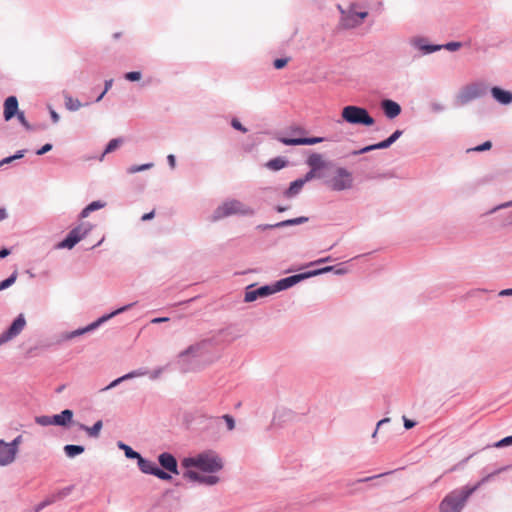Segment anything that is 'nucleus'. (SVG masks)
Returning <instances> with one entry per match:
<instances>
[{"mask_svg":"<svg viewBox=\"0 0 512 512\" xmlns=\"http://www.w3.org/2000/svg\"><path fill=\"white\" fill-rule=\"evenodd\" d=\"M136 461L138 469L143 474L154 476L161 481H171L173 475L180 474L177 458L168 451L158 454L157 463L142 455Z\"/></svg>","mask_w":512,"mask_h":512,"instance_id":"nucleus-1","label":"nucleus"},{"mask_svg":"<svg viewBox=\"0 0 512 512\" xmlns=\"http://www.w3.org/2000/svg\"><path fill=\"white\" fill-rule=\"evenodd\" d=\"M181 466L185 470L197 469L200 472L214 474L224 467L223 459L214 450H205L194 456L184 457Z\"/></svg>","mask_w":512,"mask_h":512,"instance_id":"nucleus-2","label":"nucleus"},{"mask_svg":"<svg viewBox=\"0 0 512 512\" xmlns=\"http://www.w3.org/2000/svg\"><path fill=\"white\" fill-rule=\"evenodd\" d=\"M255 210L242 203L237 199L227 200L219 205L212 213L211 220L213 222L219 221L223 218L239 215V216H254Z\"/></svg>","mask_w":512,"mask_h":512,"instance_id":"nucleus-3","label":"nucleus"},{"mask_svg":"<svg viewBox=\"0 0 512 512\" xmlns=\"http://www.w3.org/2000/svg\"><path fill=\"white\" fill-rule=\"evenodd\" d=\"M338 123L346 122L351 125L371 127L375 124V119L369 111L362 106L347 105L341 111V120Z\"/></svg>","mask_w":512,"mask_h":512,"instance_id":"nucleus-4","label":"nucleus"},{"mask_svg":"<svg viewBox=\"0 0 512 512\" xmlns=\"http://www.w3.org/2000/svg\"><path fill=\"white\" fill-rule=\"evenodd\" d=\"M471 496L464 486L454 489L439 503V512H461Z\"/></svg>","mask_w":512,"mask_h":512,"instance_id":"nucleus-5","label":"nucleus"},{"mask_svg":"<svg viewBox=\"0 0 512 512\" xmlns=\"http://www.w3.org/2000/svg\"><path fill=\"white\" fill-rule=\"evenodd\" d=\"M93 227L90 222H81L73 227L61 241L56 243L55 249H73L92 231Z\"/></svg>","mask_w":512,"mask_h":512,"instance_id":"nucleus-6","label":"nucleus"},{"mask_svg":"<svg viewBox=\"0 0 512 512\" xmlns=\"http://www.w3.org/2000/svg\"><path fill=\"white\" fill-rule=\"evenodd\" d=\"M198 431L205 440L216 441L221 435V418L213 416H200L197 418Z\"/></svg>","mask_w":512,"mask_h":512,"instance_id":"nucleus-7","label":"nucleus"},{"mask_svg":"<svg viewBox=\"0 0 512 512\" xmlns=\"http://www.w3.org/2000/svg\"><path fill=\"white\" fill-rule=\"evenodd\" d=\"M353 175L345 167H336L331 178L324 181V184L332 191L340 192L350 190L353 187Z\"/></svg>","mask_w":512,"mask_h":512,"instance_id":"nucleus-8","label":"nucleus"},{"mask_svg":"<svg viewBox=\"0 0 512 512\" xmlns=\"http://www.w3.org/2000/svg\"><path fill=\"white\" fill-rule=\"evenodd\" d=\"M487 87L481 82H475L464 86L456 97L459 105L463 106L468 104L474 99H478L486 95Z\"/></svg>","mask_w":512,"mask_h":512,"instance_id":"nucleus-9","label":"nucleus"},{"mask_svg":"<svg viewBox=\"0 0 512 512\" xmlns=\"http://www.w3.org/2000/svg\"><path fill=\"white\" fill-rule=\"evenodd\" d=\"M276 293L273 283L258 286L256 283L245 288L244 302L251 303L258 299L269 297Z\"/></svg>","mask_w":512,"mask_h":512,"instance_id":"nucleus-10","label":"nucleus"},{"mask_svg":"<svg viewBox=\"0 0 512 512\" xmlns=\"http://www.w3.org/2000/svg\"><path fill=\"white\" fill-rule=\"evenodd\" d=\"M403 132L404 131L401 130V129H396L386 139H384L382 141H378L377 143H374V144L366 145V146H364V147H362L360 149L353 150L351 152V155L352 156H358V155H362V154H365V153H369V152L374 151V150L387 149L390 146H392L403 135Z\"/></svg>","mask_w":512,"mask_h":512,"instance_id":"nucleus-11","label":"nucleus"},{"mask_svg":"<svg viewBox=\"0 0 512 512\" xmlns=\"http://www.w3.org/2000/svg\"><path fill=\"white\" fill-rule=\"evenodd\" d=\"M136 305V302H132V303H128V304H125L109 313H105L103 314L102 316L98 317L96 320H94L93 322L89 323L88 325L82 327V329H84V335L87 334V333H90V332H93L95 331L96 329H98L101 325H103L104 323H106L107 321H109L110 319L114 318L115 316L121 314V313H124L126 311H128L129 309H131L133 306Z\"/></svg>","mask_w":512,"mask_h":512,"instance_id":"nucleus-12","label":"nucleus"},{"mask_svg":"<svg viewBox=\"0 0 512 512\" xmlns=\"http://www.w3.org/2000/svg\"><path fill=\"white\" fill-rule=\"evenodd\" d=\"M26 326V318L23 313L17 315L11 324L0 334V346L19 335Z\"/></svg>","mask_w":512,"mask_h":512,"instance_id":"nucleus-13","label":"nucleus"},{"mask_svg":"<svg viewBox=\"0 0 512 512\" xmlns=\"http://www.w3.org/2000/svg\"><path fill=\"white\" fill-rule=\"evenodd\" d=\"M309 278H312V277L310 274V270H307L304 272L292 274L287 277L281 278V279L273 282V285L276 290V293H278V292L287 290V289L295 286L296 284H298L306 279H309Z\"/></svg>","mask_w":512,"mask_h":512,"instance_id":"nucleus-14","label":"nucleus"},{"mask_svg":"<svg viewBox=\"0 0 512 512\" xmlns=\"http://www.w3.org/2000/svg\"><path fill=\"white\" fill-rule=\"evenodd\" d=\"M275 139L286 146H311L327 140L326 137L320 136L288 137L279 135L276 136Z\"/></svg>","mask_w":512,"mask_h":512,"instance_id":"nucleus-15","label":"nucleus"},{"mask_svg":"<svg viewBox=\"0 0 512 512\" xmlns=\"http://www.w3.org/2000/svg\"><path fill=\"white\" fill-rule=\"evenodd\" d=\"M309 221V218L306 216H299L296 218H290L286 220H282L280 222L274 224H258L255 229L258 231H266L272 229H280L285 227L297 226L304 224Z\"/></svg>","mask_w":512,"mask_h":512,"instance_id":"nucleus-16","label":"nucleus"},{"mask_svg":"<svg viewBox=\"0 0 512 512\" xmlns=\"http://www.w3.org/2000/svg\"><path fill=\"white\" fill-rule=\"evenodd\" d=\"M183 478L206 486H213L219 482V477L213 474L202 475L195 470H184Z\"/></svg>","mask_w":512,"mask_h":512,"instance_id":"nucleus-17","label":"nucleus"},{"mask_svg":"<svg viewBox=\"0 0 512 512\" xmlns=\"http://www.w3.org/2000/svg\"><path fill=\"white\" fill-rule=\"evenodd\" d=\"M410 45L419 50L421 55H429L439 51V44L430 43L424 36H416L410 39Z\"/></svg>","mask_w":512,"mask_h":512,"instance_id":"nucleus-18","label":"nucleus"},{"mask_svg":"<svg viewBox=\"0 0 512 512\" xmlns=\"http://www.w3.org/2000/svg\"><path fill=\"white\" fill-rule=\"evenodd\" d=\"M380 108L383 111L385 117L389 120L397 118L402 112L401 105L398 102L389 98L381 100Z\"/></svg>","mask_w":512,"mask_h":512,"instance_id":"nucleus-19","label":"nucleus"},{"mask_svg":"<svg viewBox=\"0 0 512 512\" xmlns=\"http://www.w3.org/2000/svg\"><path fill=\"white\" fill-rule=\"evenodd\" d=\"M510 469H512V464H508V465L499 467V468L495 469L493 472H491V473L485 475L484 477H482L475 484H473V485L467 484L464 487L467 489V491H469V493L471 495H473L482 485H484V484L488 483L489 481H491L496 475H499L500 473L508 471Z\"/></svg>","mask_w":512,"mask_h":512,"instance_id":"nucleus-20","label":"nucleus"},{"mask_svg":"<svg viewBox=\"0 0 512 512\" xmlns=\"http://www.w3.org/2000/svg\"><path fill=\"white\" fill-rule=\"evenodd\" d=\"M73 417V410L64 409L60 413L52 415L53 425L68 429L72 425H76V423L73 421Z\"/></svg>","mask_w":512,"mask_h":512,"instance_id":"nucleus-21","label":"nucleus"},{"mask_svg":"<svg viewBox=\"0 0 512 512\" xmlns=\"http://www.w3.org/2000/svg\"><path fill=\"white\" fill-rule=\"evenodd\" d=\"M20 111L19 102L15 95L8 96L3 103V118L5 121H10L15 118V115Z\"/></svg>","mask_w":512,"mask_h":512,"instance_id":"nucleus-22","label":"nucleus"},{"mask_svg":"<svg viewBox=\"0 0 512 512\" xmlns=\"http://www.w3.org/2000/svg\"><path fill=\"white\" fill-rule=\"evenodd\" d=\"M306 164L309 168H315L316 170L323 172L324 169H328L334 166L332 161L323 159L320 153L312 152L306 159Z\"/></svg>","mask_w":512,"mask_h":512,"instance_id":"nucleus-23","label":"nucleus"},{"mask_svg":"<svg viewBox=\"0 0 512 512\" xmlns=\"http://www.w3.org/2000/svg\"><path fill=\"white\" fill-rule=\"evenodd\" d=\"M368 16L367 11L349 10L348 14L342 19L343 26L346 28H355L359 26Z\"/></svg>","mask_w":512,"mask_h":512,"instance_id":"nucleus-24","label":"nucleus"},{"mask_svg":"<svg viewBox=\"0 0 512 512\" xmlns=\"http://www.w3.org/2000/svg\"><path fill=\"white\" fill-rule=\"evenodd\" d=\"M490 93L492 98L501 105L506 106L512 103V92L509 90L499 86H493L490 89Z\"/></svg>","mask_w":512,"mask_h":512,"instance_id":"nucleus-25","label":"nucleus"},{"mask_svg":"<svg viewBox=\"0 0 512 512\" xmlns=\"http://www.w3.org/2000/svg\"><path fill=\"white\" fill-rule=\"evenodd\" d=\"M329 272H333L335 275H345L348 272V269L347 267L344 266V263H339L336 265H329L310 270L311 277L326 274Z\"/></svg>","mask_w":512,"mask_h":512,"instance_id":"nucleus-26","label":"nucleus"},{"mask_svg":"<svg viewBox=\"0 0 512 512\" xmlns=\"http://www.w3.org/2000/svg\"><path fill=\"white\" fill-rule=\"evenodd\" d=\"M16 455L13 450L7 445L3 439L0 440V466H7L11 464Z\"/></svg>","mask_w":512,"mask_h":512,"instance_id":"nucleus-27","label":"nucleus"},{"mask_svg":"<svg viewBox=\"0 0 512 512\" xmlns=\"http://www.w3.org/2000/svg\"><path fill=\"white\" fill-rule=\"evenodd\" d=\"M304 185L305 182L301 177L291 181L289 186L283 191V196L287 199L294 198L301 192Z\"/></svg>","mask_w":512,"mask_h":512,"instance_id":"nucleus-28","label":"nucleus"},{"mask_svg":"<svg viewBox=\"0 0 512 512\" xmlns=\"http://www.w3.org/2000/svg\"><path fill=\"white\" fill-rule=\"evenodd\" d=\"M76 426L78 427L79 430L85 431L89 437L97 438L99 437L100 432L102 430L103 421L97 420L92 426H87L83 423L77 422Z\"/></svg>","mask_w":512,"mask_h":512,"instance_id":"nucleus-29","label":"nucleus"},{"mask_svg":"<svg viewBox=\"0 0 512 512\" xmlns=\"http://www.w3.org/2000/svg\"><path fill=\"white\" fill-rule=\"evenodd\" d=\"M289 165V160L284 156L271 158L265 163V167L271 171H279Z\"/></svg>","mask_w":512,"mask_h":512,"instance_id":"nucleus-30","label":"nucleus"},{"mask_svg":"<svg viewBox=\"0 0 512 512\" xmlns=\"http://www.w3.org/2000/svg\"><path fill=\"white\" fill-rule=\"evenodd\" d=\"M105 205L106 203L101 200H94L90 202L80 211L78 219L81 220L87 218L90 215V213L102 209L103 207H105Z\"/></svg>","mask_w":512,"mask_h":512,"instance_id":"nucleus-31","label":"nucleus"},{"mask_svg":"<svg viewBox=\"0 0 512 512\" xmlns=\"http://www.w3.org/2000/svg\"><path fill=\"white\" fill-rule=\"evenodd\" d=\"M91 102L81 103L79 99L72 97L70 94H64V105L65 108L69 111L75 112L79 110L81 107H85L90 105Z\"/></svg>","mask_w":512,"mask_h":512,"instance_id":"nucleus-32","label":"nucleus"},{"mask_svg":"<svg viewBox=\"0 0 512 512\" xmlns=\"http://www.w3.org/2000/svg\"><path fill=\"white\" fill-rule=\"evenodd\" d=\"M63 451L68 458H75L85 451V447L79 444H66Z\"/></svg>","mask_w":512,"mask_h":512,"instance_id":"nucleus-33","label":"nucleus"},{"mask_svg":"<svg viewBox=\"0 0 512 512\" xmlns=\"http://www.w3.org/2000/svg\"><path fill=\"white\" fill-rule=\"evenodd\" d=\"M117 447L124 452V455L127 459L137 460L141 455L138 451L134 450L131 446L124 443L123 441H118Z\"/></svg>","mask_w":512,"mask_h":512,"instance_id":"nucleus-34","label":"nucleus"},{"mask_svg":"<svg viewBox=\"0 0 512 512\" xmlns=\"http://www.w3.org/2000/svg\"><path fill=\"white\" fill-rule=\"evenodd\" d=\"M82 335H84V329H82V327H79L73 331L63 332L59 335L58 343L69 341Z\"/></svg>","mask_w":512,"mask_h":512,"instance_id":"nucleus-35","label":"nucleus"},{"mask_svg":"<svg viewBox=\"0 0 512 512\" xmlns=\"http://www.w3.org/2000/svg\"><path fill=\"white\" fill-rule=\"evenodd\" d=\"M122 143V138H113L111 139L105 146L104 151L99 157V160L102 161L106 154L112 153L115 151Z\"/></svg>","mask_w":512,"mask_h":512,"instance_id":"nucleus-36","label":"nucleus"},{"mask_svg":"<svg viewBox=\"0 0 512 512\" xmlns=\"http://www.w3.org/2000/svg\"><path fill=\"white\" fill-rule=\"evenodd\" d=\"M324 176H325L324 172H320V171L316 170L315 168H309V170L301 178L306 184L307 182H309L313 179L324 178Z\"/></svg>","mask_w":512,"mask_h":512,"instance_id":"nucleus-37","label":"nucleus"},{"mask_svg":"<svg viewBox=\"0 0 512 512\" xmlns=\"http://www.w3.org/2000/svg\"><path fill=\"white\" fill-rule=\"evenodd\" d=\"M512 446V435L506 436L492 444L487 445L485 448H505Z\"/></svg>","mask_w":512,"mask_h":512,"instance_id":"nucleus-38","label":"nucleus"},{"mask_svg":"<svg viewBox=\"0 0 512 512\" xmlns=\"http://www.w3.org/2000/svg\"><path fill=\"white\" fill-rule=\"evenodd\" d=\"M73 489H74V485H69V486L61 488L58 491L52 493V495L57 502L59 500L66 498L67 496H69L71 494V492L73 491Z\"/></svg>","mask_w":512,"mask_h":512,"instance_id":"nucleus-39","label":"nucleus"},{"mask_svg":"<svg viewBox=\"0 0 512 512\" xmlns=\"http://www.w3.org/2000/svg\"><path fill=\"white\" fill-rule=\"evenodd\" d=\"M153 166H154L153 162L144 163V164H140V165H131L130 167L127 168V173L135 174L138 172H143V171L151 169Z\"/></svg>","mask_w":512,"mask_h":512,"instance_id":"nucleus-40","label":"nucleus"},{"mask_svg":"<svg viewBox=\"0 0 512 512\" xmlns=\"http://www.w3.org/2000/svg\"><path fill=\"white\" fill-rule=\"evenodd\" d=\"M15 117L17 118V120L19 121V123L23 126V128L28 131V132H32V131H35V127L33 125H31L28 120L26 119L25 117V113L24 111L20 110L17 115H15Z\"/></svg>","mask_w":512,"mask_h":512,"instance_id":"nucleus-41","label":"nucleus"},{"mask_svg":"<svg viewBox=\"0 0 512 512\" xmlns=\"http://www.w3.org/2000/svg\"><path fill=\"white\" fill-rule=\"evenodd\" d=\"M17 271L12 272L6 279L0 281V291L11 287L17 279Z\"/></svg>","mask_w":512,"mask_h":512,"instance_id":"nucleus-42","label":"nucleus"},{"mask_svg":"<svg viewBox=\"0 0 512 512\" xmlns=\"http://www.w3.org/2000/svg\"><path fill=\"white\" fill-rule=\"evenodd\" d=\"M199 349H200V344H198V343L189 345L186 349H184L183 351H181L178 354V358L183 359L189 355H195L199 351Z\"/></svg>","mask_w":512,"mask_h":512,"instance_id":"nucleus-43","label":"nucleus"},{"mask_svg":"<svg viewBox=\"0 0 512 512\" xmlns=\"http://www.w3.org/2000/svg\"><path fill=\"white\" fill-rule=\"evenodd\" d=\"M463 46V43L460 41H450L445 44H439V51L442 49L448 50L450 52L458 51Z\"/></svg>","mask_w":512,"mask_h":512,"instance_id":"nucleus-44","label":"nucleus"},{"mask_svg":"<svg viewBox=\"0 0 512 512\" xmlns=\"http://www.w3.org/2000/svg\"><path fill=\"white\" fill-rule=\"evenodd\" d=\"M35 423L40 426H50L53 425L52 415H40L35 417Z\"/></svg>","mask_w":512,"mask_h":512,"instance_id":"nucleus-45","label":"nucleus"},{"mask_svg":"<svg viewBox=\"0 0 512 512\" xmlns=\"http://www.w3.org/2000/svg\"><path fill=\"white\" fill-rule=\"evenodd\" d=\"M123 77L126 81L137 82L142 78V72L141 71H129V72L124 73Z\"/></svg>","mask_w":512,"mask_h":512,"instance_id":"nucleus-46","label":"nucleus"},{"mask_svg":"<svg viewBox=\"0 0 512 512\" xmlns=\"http://www.w3.org/2000/svg\"><path fill=\"white\" fill-rule=\"evenodd\" d=\"M221 422L224 421L228 431H232L235 428V418L230 414H224L221 417Z\"/></svg>","mask_w":512,"mask_h":512,"instance_id":"nucleus-47","label":"nucleus"},{"mask_svg":"<svg viewBox=\"0 0 512 512\" xmlns=\"http://www.w3.org/2000/svg\"><path fill=\"white\" fill-rule=\"evenodd\" d=\"M55 502H56V500L54 499L53 495L51 494L46 499H44L43 501H41L40 503H38L36 505L35 512H40L42 509H44L45 507H47Z\"/></svg>","mask_w":512,"mask_h":512,"instance_id":"nucleus-48","label":"nucleus"},{"mask_svg":"<svg viewBox=\"0 0 512 512\" xmlns=\"http://www.w3.org/2000/svg\"><path fill=\"white\" fill-rule=\"evenodd\" d=\"M230 125L233 129L241 132L247 133L248 129L241 123V121L237 117H233L230 121Z\"/></svg>","mask_w":512,"mask_h":512,"instance_id":"nucleus-49","label":"nucleus"},{"mask_svg":"<svg viewBox=\"0 0 512 512\" xmlns=\"http://www.w3.org/2000/svg\"><path fill=\"white\" fill-rule=\"evenodd\" d=\"M492 148V142L490 140L484 141L483 143L469 149L468 151L484 152Z\"/></svg>","mask_w":512,"mask_h":512,"instance_id":"nucleus-50","label":"nucleus"},{"mask_svg":"<svg viewBox=\"0 0 512 512\" xmlns=\"http://www.w3.org/2000/svg\"><path fill=\"white\" fill-rule=\"evenodd\" d=\"M290 58L289 57H281V58H276L274 61H273V67L276 69V70H281L283 69L287 63L289 62Z\"/></svg>","mask_w":512,"mask_h":512,"instance_id":"nucleus-51","label":"nucleus"},{"mask_svg":"<svg viewBox=\"0 0 512 512\" xmlns=\"http://www.w3.org/2000/svg\"><path fill=\"white\" fill-rule=\"evenodd\" d=\"M21 441H22V436L18 435L11 442H7V445H9V447L13 450V452L15 454H17Z\"/></svg>","mask_w":512,"mask_h":512,"instance_id":"nucleus-52","label":"nucleus"},{"mask_svg":"<svg viewBox=\"0 0 512 512\" xmlns=\"http://www.w3.org/2000/svg\"><path fill=\"white\" fill-rule=\"evenodd\" d=\"M52 149H53L52 143H45L44 145H42L40 148H38L35 151V154L37 156H42V155H45L46 153L50 152Z\"/></svg>","mask_w":512,"mask_h":512,"instance_id":"nucleus-53","label":"nucleus"},{"mask_svg":"<svg viewBox=\"0 0 512 512\" xmlns=\"http://www.w3.org/2000/svg\"><path fill=\"white\" fill-rule=\"evenodd\" d=\"M403 425L406 430H410L417 425V422L413 419L407 418L406 416L402 417Z\"/></svg>","mask_w":512,"mask_h":512,"instance_id":"nucleus-54","label":"nucleus"},{"mask_svg":"<svg viewBox=\"0 0 512 512\" xmlns=\"http://www.w3.org/2000/svg\"><path fill=\"white\" fill-rule=\"evenodd\" d=\"M509 207H512V200L511 201H507V202H504V203H501L497 206H495L494 208H492L488 213L489 214H492V213H495L496 211L498 210H501V209H505V208H509Z\"/></svg>","mask_w":512,"mask_h":512,"instance_id":"nucleus-55","label":"nucleus"},{"mask_svg":"<svg viewBox=\"0 0 512 512\" xmlns=\"http://www.w3.org/2000/svg\"><path fill=\"white\" fill-rule=\"evenodd\" d=\"M332 260L333 259H332L331 256H326V257H323V258H319V259H317L315 261H311L310 263L307 264V267H311V266H314V265L330 262Z\"/></svg>","mask_w":512,"mask_h":512,"instance_id":"nucleus-56","label":"nucleus"},{"mask_svg":"<svg viewBox=\"0 0 512 512\" xmlns=\"http://www.w3.org/2000/svg\"><path fill=\"white\" fill-rule=\"evenodd\" d=\"M390 473L391 472H385V473H380L378 475H374V476H370V477L360 478V479L357 480V482L358 483H365V482L371 481L373 479L380 478L382 476L388 475Z\"/></svg>","mask_w":512,"mask_h":512,"instance_id":"nucleus-57","label":"nucleus"},{"mask_svg":"<svg viewBox=\"0 0 512 512\" xmlns=\"http://www.w3.org/2000/svg\"><path fill=\"white\" fill-rule=\"evenodd\" d=\"M430 107H431V110L435 113H440L445 110V106L443 104L437 103V102H432L430 104Z\"/></svg>","mask_w":512,"mask_h":512,"instance_id":"nucleus-58","label":"nucleus"},{"mask_svg":"<svg viewBox=\"0 0 512 512\" xmlns=\"http://www.w3.org/2000/svg\"><path fill=\"white\" fill-rule=\"evenodd\" d=\"M120 383H122L120 377L114 379L111 381L106 387L102 388L101 391H108L116 386H118Z\"/></svg>","mask_w":512,"mask_h":512,"instance_id":"nucleus-59","label":"nucleus"},{"mask_svg":"<svg viewBox=\"0 0 512 512\" xmlns=\"http://www.w3.org/2000/svg\"><path fill=\"white\" fill-rule=\"evenodd\" d=\"M389 422H390V418H388V417H385V418H383V419L379 420V421L377 422L376 428H375V430H374V432H373V434H372V437H373V438H375V437H376V435H377V433H378V430H379L380 426H382V425H383V424H385V423H389Z\"/></svg>","mask_w":512,"mask_h":512,"instance_id":"nucleus-60","label":"nucleus"},{"mask_svg":"<svg viewBox=\"0 0 512 512\" xmlns=\"http://www.w3.org/2000/svg\"><path fill=\"white\" fill-rule=\"evenodd\" d=\"M49 113L52 122L54 124L58 123L60 120V115L52 107H49Z\"/></svg>","mask_w":512,"mask_h":512,"instance_id":"nucleus-61","label":"nucleus"},{"mask_svg":"<svg viewBox=\"0 0 512 512\" xmlns=\"http://www.w3.org/2000/svg\"><path fill=\"white\" fill-rule=\"evenodd\" d=\"M27 152V149H21L17 150L14 154H12V158H14V161L22 159Z\"/></svg>","mask_w":512,"mask_h":512,"instance_id":"nucleus-62","label":"nucleus"},{"mask_svg":"<svg viewBox=\"0 0 512 512\" xmlns=\"http://www.w3.org/2000/svg\"><path fill=\"white\" fill-rule=\"evenodd\" d=\"M167 163L171 169L176 167V157L174 154L167 155Z\"/></svg>","mask_w":512,"mask_h":512,"instance_id":"nucleus-63","label":"nucleus"},{"mask_svg":"<svg viewBox=\"0 0 512 512\" xmlns=\"http://www.w3.org/2000/svg\"><path fill=\"white\" fill-rule=\"evenodd\" d=\"M154 217H155V211H154V210H152V211H150V212L144 213V214L141 216V221H143V222L150 221V220H152Z\"/></svg>","mask_w":512,"mask_h":512,"instance_id":"nucleus-64","label":"nucleus"}]
</instances>
